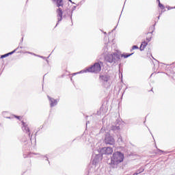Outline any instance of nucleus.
Listing matches in <instances>:
<instances>
[{"instance_id": "f257e3e1", "label": "nucleus", "mask_w": 175, "mask_h": 175, "mask_svg": "<svg viewBox=\"0 0 175 175\" xmlns=\"http://www.w3.org/2000/svg\"><path fill=\"white\" fill-rule=\"evenodd\" d=\"M124 161V154L120 152H115L111 159V165L113 167H116L118 163H121Z\"/></svg>"}, {"instance_id": "f03ea898", "label": "nucleus", "mask_w": 175, "mask_h": 175, "mask_svg": "<svg viewBox=\"0 0 175 175\" xmlns=\"http://www.w3.org/2000/svg\"><path fill=\"white\" fill-rule=\"evenodd\" d=\"M100 70H102L100 63H95L93 66L88 68V72H91L92 73H99Z\"/></svg>"}, {"instance_id": "7ed1b4c3", "label": "nucleus", "mask_w": 175, "mask_h": 175, "mask_svg": "<svg viewBox=\"0 0 175 175\" xmlns=\"http://www.w3.org/2000/svg\"><path fill=\"white\" fill-rule=\"evenodd\" d=\"M105 142L107 144H111V146H113V144L116 143V140L110 135H107L105 136Z\"/></svg>"}, {"instance_id": "20e7f679", "label": "nucleus", "mask_w": 175, "mask_h": 175, "mask_svg": "<svg viewBox=\"0 0 175 175\" xmlns=\"http://www.w3.org/2000/svg\"><path fill=\"white\" fill-rule=\"evenodd\" d=\"M117 56L116 53H111L106 56L105 59L107 62L110 64L116 61V57Z\"/></svg>"}, {"instance_id": "39448f33", "label": "nucleus", "mask_w": 175, "mask_h": 175, "mask_svg": "<svg viewBox=\"0 0 175 175\" xmlns=\"http://www.w3.org/2000/svg\"><path fill=\"white\" fill-rule=\"evenodd\" d=\"M151 40V36L146 38V41H143L141 44L139 49L141 51H143L146 47H147V44H148L149 42Z\"/></svg>"}, {"instance_id": "423d86ee", "label": "nucleus", "mask_w": 175, "mask_h": 175, "mask_svg": "<svg viewBox=\"0 0 175 175\" xmlns=\"http://www.w3.org/2000/svg\"><path fill=\"white\" fill-rule=\"evenodd\" d=\"M22 129L23 131V132H25V133H28L29 135V137H31V133L29 132V128L28 127V125L27 124V123L22 122Z\"/></svg>"}, {"instance_id": "0eeeda50", "label": "nucleus", "mask_w": 175, "mask_h": 175, "mask_svg": "<svg viewBox=\"0 0 175 175\" xmlns=\"http://www.w3.org/2000/svg\"><path fill=\"white\" fill-rule=\"evenodd\" d=\"M56 13L57 17V23L56 24V25H58V23H59L61 20H62V9L59 8L56 11Z\"/></svg>"}, {"instance_id": "6e6552de", "label": "nucleus", "mask_w": 175, "mask_h": 175, "mask_svg": "<svg viewBox=\"0 0 175 175\" xmlns=\"http://www.w3.org/2000/svg\"><path fill=\"white\" fill-rule=\"evenodd\" d=\"M47 98L50 102L51 107H54V106H57V105H58V101L57 100L50 97V96H47Z\"/></svg>"}, {"instance_id": "1a4fd4ad", "label": "nucleus", "mask_w": 175, "mask_h": 175, "mask_svg": "<svg viewBox=\"0 0 175 175\" xmlns=\"http://www.w3.org/2000/svg\"><path fill=\"white\" fill-rule=\"evenodd\" d=\"M104 154L107 155H110L113 154V148L107 147V148H103Z\"/></svg>"}, {"instance_id": "9d476101", "label": "nucleus", "mask_w": 175, "mask_h": 175, "mask_svg": "<svg viewBox=\"0 0 175 175\" xmlns=\"http://www.w3.org/2000/svg\"><path fill=\"white\" fill-rule=\"evenodd\" d=\"M52 1L56 5L57 8H60V6H64V0H52Z\"/></svg>"}, {"instance_id": "9b49d317", "label": "nucleus", "mask_w": 175, "mask_h": 175, "mask_svg": "<svg viewBox=\"0 0 175 175\" xmlns=\"http://www.w3.org/2000/svg\"><path fill=\"white\" fill-rule=\"evenodd\" d=\"M18 49V48H17V49H14L13 51L10 52V53H6V54H5V55H2L1 56V58H6V57H9V55H12V54H14V53H16V51H17V49Z\"/></svg>"}, {"instance_id": "f8f14e48", "label": "nucleus", "mask_w": 175, "mask_h": 175, "mask_svg": "<svg viewBox=\"0 0 175 175\" xmlns=\"http://www.w3.org/2000/svg\"><path fill=\"white\" fill-rule=\"evenodd\" d=\"M100 80H103V81H109L110 77L107 76V75H100Z\"/></svg>"}, {"instance_id": "ddd939ff", "label": "nucleus", "mask_w": 175, "mask_h": 175, "mask_svg": "<svg viewBox=\"0 0 175 175\" xmlns=\"http://www.w3.org/2000/svg\"><path fill=\"white\" fill-rule=\"evenodd\" d=\"M133 53H123L122 54L121 57H123L124 58H128V57H131V55H133Z\"/></svg>"}, {"instance_id": "4468645a", "label": "nucleus", "mask_w": 175, "mask_h": 175, "mask_svg": "<svg viewBox=\"0 0 175 175\" xmlns=\"http://www.w3.org/2000/svg\"><path fill=\"white\" fill-rule=\"evenodd\" d=\"M159 6L161 9V10H163V9H165V5H163V4H161L160 3H159Z\"/></svg>"}, {"instance_id": "2eb2a0df", "label": "nucleus", "mask_w": 175, "mask_h": 175, "mask_svg": "<svg viewBox=\"0 0 175 175\" xmlns=\"http://www.w3.org/2000/svg\"><path fill=\"white\" fill-rule=\"evenodd\" d=\"M139 49V46H136V45H134L132 47V50H137Z\"/></svg>"}, {"instance_id": "dca6fc26", "label": "nucleus", "mask_w": 175, "mask_h": 175, "mask_svg": "<svg viewBox=\"0 0 175 175\" xmlns=\"http://www.w3.org/2000/svg\"><path fill=\"white\" fill-rule=\"evenodd\" d=\"M44 158H46V161H49V157H47V155L44 156Z\"/></svg>"}, {"instance_id": "f3484780", "label": "nucleus", "mask_w": 175, "mask_h": 175, "mask_svg": "<svg viewBox=\"0 0 175 175\" xmlns=\"http://www.w3.org/2000/svg\"><path fill=\"white\" fill-rule=\"evenodd\" d=\"M152 32H153V31H152ZM152 32H148L147 35H151Z\"/></svg>"}, {"instance_id": "a211bd4d", "label": "nucleus", "mask_w": 175, "mask_h": 175, "mask_svg": "<svg viewBox=\"0 0 175 175\" xmlns=\"http://www.w3.org/2000/svg\"><path fill=\"white\" fill-rule=\"evenodd\" d=\"M61 77H65V75H62Z\"/></svg>"}, {"instance_id": "6ab92c4d", "label": "nucleus", "mask_w": 175, "mask_h": 175, "mask_svg": "<svg viewBox=\"0 0 175 175\" xmlns=\"http://www.w3.org/2000/svg\"><path fill=\"white\" fill-rule=\"evenodd\" d=\"M18 120H20V116H16Z\"/></svg>"}, {"instance_id": "aec40b11", "label": "nucleus", "mask_w": 175, "mask_h": 175, "mask_svg": "<svg viewBox=\"0 0 175 175\" xmlns=\"http://www.w3.org/2000/svg\"><path fill=\"white\" fill-rule=\"evenodd\" d=\"M24 158H27V154L23 155Z\"/></svg>"}, {"instance_id": "412c9836", "label": "nucleus", "mask_w": 175, "mask_h": 175, "mask_svg": "<svg viewBox=\"0 0 175 175\" xmlns=\"http://www.w3.org/2000/svg\"><path fill=\"white\" fill-rule=\"evenodd\" d=\"M70 2H72V0H68Z\"/></svg>"}, {"instance_id": "4be33fe9", "label": "nucleus", "mask_w": 175, "mask_h": 175, "mask_svg": "<svg viewBox=\"0 0 175 175\" xmlns=\"http://www.w3.org/2000/svg\"><path fill=\"white\" fill-rule=\"evenodd\" d=\"M133 175H137V174L135 173V174H134Z\"/></svg>"}]
</instances>
